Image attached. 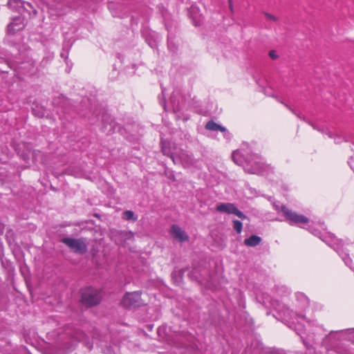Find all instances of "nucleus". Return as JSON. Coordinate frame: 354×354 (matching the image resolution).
Wrapping results in <instances>:
<instances>
[{
    "mask_svg": "<svg viewBox=\"0 0 354 354\" xmlns=\"http://www.w3.org/2000/svg\"><path fill=\"white\" fill-rule=\"evenodd\" d=\"M123 215H124V218L126 219V220H133V221H136V218L134 217V213L133 212L131 211V210H126L123 213Z\"/></svg>",
    "mask_w": 354,
    "mask_h": 354,
    "instance_id": "f8f14e48",
    "label": "nucleus"
},
{
    "mask_svg": "<svg viewBox=\"0 0 354 354\" xmlns=\"http://www.w3.org/2000/svg\"><path fill=\"white\" fill-rule=\"evenodd\" d=\"M205 128L207 130L214 131H220L221 132H225L226 131V129L225 127H223L221 126L220 124L216 123L213 120L209 121L206 124Z\"/></svg>",
    "mask_w": 354,
    "mask_h": 354,
    "instance_id": "9d476101",
    "label": "nucleus"
},
{
    "mask_svg": "<svg viewBox=\"0 0 354 354\" xmlns=\"http://www.w3.org/2000/svg\"><path fill=\"white\" fill-rule=\"evenodd\" d=\"M61 241L75 253L84 254L87 252L88 243L84 238L73 239L66 237L63 238Z\"/></svg>",
    "mask_w": 354,
    "mask_h": 354,
    "instance_id": "f03ea898",
    "label": "nucleus"
},
{
    "mask_svg": "<svg viewBox=\"0 0 354 354\" xmlns=\"http://www.w3.org/2000/svg\"><path fill=\"white\" fill-rule=\"evenodd\" d=\"M22 158L27 162L31 160L32 162H37L41 160L42 153L39 150L26 149V152L21 153Z\"/></svg>",
    "mask_w": 354,
    "mask_h": 354,
    "instance_id": "0eeeda50",
    "label": "nucleus"
},
{
    "mask_svg": "<svg viewBox=\"0 0 354 354\" xmlns=\"http://www.w3.org/2000/svg\"><path fill=\"white\" fill-rule=\"evenodd\" d=\"M101 301L100 292L94 288H88L84 290L82 295V301L88 306L98 304Z\"/></svg>",
    "mask_w": 354,
    "mask_h": 354,
    "instance_id": "7ed1b4c3",
    "label": "nucleus"
},
{
    "mask_svg": "<svg viewBox=\"0 0 354 354\" xmlns=\"http://www.w3.org/2000/svg\"><path fill=\"white\" fill-rule=\"evenodd\" d=\"M261 241V237L257 235H252L248 239L244 240V243L245 245L249 247H255L258 245Z\"/></svg>",
    "mask_w": 354,
    "mask_h": 354,
    "instance_id": "1a4fd4ad",
    "label": "nucleus"
},
{
    "mask_svg": "<svg viewBox=\"0 0 354 354\" xmlns=\"http://www.w3.org/2000/svg\"><path fill=\"white\" fill-rule=\"evenodd\" d=\"M170 234L174 239L183 243L188 241L189 235L178 225L174 224L171 227Z\"/></svg>",
    "mask_w": 354,
    "mask_h": 354,
    "instance_id": "423d86ee",
    "label": "nucleus"
},
{
    "mask_svg": "<svg viewBox=\"0 0 354 354\" xmlns=\"http://www.w3.org/2000/svg\"><path fill=\"white\" fill-rule=\"evenodd\" d=\"M233 227L237 234H240L242 231L243 224L241 221L234 220L233 221Z\"/></svg>",
    "mask_w": 354,
    "mask_h": 354,
    "instance_id": "9b49d317",
    "label": "nucleus"
},
{
    "mask_svg": "<svg viewBox=\"0 0 354 354\" xmlns=\"http://www.w3.org/2000/svg\"><path fill=\"white\" fill-rule=\"evenodd\" d=\"M229 3H230V8L231 10H232L233 8H232V0H229Z\"/></svg>",
    "mask_w": 354,
    "mask_h": 354,
    "instance_id": "dca6fc26",
    "label": "nucleus"
},
{
    "mask_svg": "<svg viewBox=\"0 0 354 354\" xmlns=\"http://www.w3.org/2000/svg\"><path fill=\"white\" fill-rule=\"evenodd\" d=\"M264 15L268 20L272 21L274 22L279 20V18L277 16L270 14L268 12H264Z\"/></svg>",
    "mask_w": 354,
    "mask_h": 354,
    "instance_id": "4468645a",
    "label": "nucleus"
},
{
    "mask_svg": "<svg viewBox=\"0 0 354 354\" xmlns=\"http://www.w3.org/2000/svg\"><path fill=\"white\" fill-rule=\"evenodd\" d=\"M216 211L219 212H225L229 214H235L241 219L247 218V216L242 212H241L233 203H221L216 206Z\"/></svg>",
    "mask_w": 354,
    "mask_h": 354,
    "instance_id": "39448f33",
    "label": "nucleus"
},
{
    "mask_svg": "<svg viewBox=\"0 0 354 354\" xmlns=\"http://www.w3.org/2000/svg\"><path fill=\"white\" fill-rule=\"evenodd\" d=\"M281 212L286 217V220L288 221L290 223L299 225L308 223L309 221L306 216L302 214H299L296 212L289 209L286 206L281 207Z\"/></svg>",
    "mask_w": 354,
    "mask_h": 354,
    "instance_id": "20e7f679",
    "label": "nucleus"
},
{
    "mask_svg": "<svg viewBox=\"0 0 354 354\" xmlns=\"http://www.w3.org/2000/svg\"><path fill=\"white\" fill-rule=\"evenodd\" d=\"M269 56L272 59H276L278 58V55L276 53V52L274 50H270L269 52Z\"/></svg>",
    "mask_w": 354,
    "mask_h": 354,
    "instance_id": "2eb2a0df",
    "label": "nucleus"
},
{
    "mask_svg": "<svg viewBox=\"0 0 354 354\" xmlns=\"http://www.w3.org/2000/svg\"><path fill=\"white\" fill-rule=\"evenodd\" d=\"M120 235L124 239H132L133 237V234L131 232H120Z\"/></svg>",
    "mask_w": 354,
    "mask_h": 354,
    "instance_id": "ddd939ff",
    "label": "nucleus"
},
{
    "mask_svg": "<svg viewBox=\"0 0 354 354\" xmlns=\"http://www.w3.org/2000/svg\"><path fill=\"white\" fill-rule=\"evenodd\" d=\"M25 27L24 20L20 18H16L8 26V32L10 34L14 35L16 32L23 30Z\"/></svg>",
    "mask_w": 354,
    "mask_h": 354,
    "instance_id": "6e6552de",
    "label": "nucleus"
},
{
    "mask_svg": "<svg viewBox=\"0 0 354 354\" xmlns=\"http://www.w3.org/2000/svg\"><path fill=\"white\" fill-rule=\"evenodd\" d=\"M140 291L127 292L121 300V305L126 308H135L145 304Z\"/></svg>",
    "mask_w": 354,
    "mask_h": 354,
    "instance_id": "f257e3e1",
    "label": "nucleus"
}]
</instances>
